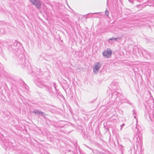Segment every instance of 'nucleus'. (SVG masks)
Wrapping results in <instances>:
<instances>
[{"mask_svg": "<svg viewBox=\"0 0 154 154\" xmlns=\"http://www.w3.org/2000/svg\"><path fill=\"white\" fill-rule=\"evenodd\" d=\"M32 4L35 5L37 8H39L41 5V2L38 0H30Z\"/></svg>", "mask_w": 154, "mask_h": 154, "instance_id": "obj_1", "label": "nucleus"}, {"mask_svg": "<svg viewBox=\"0 0 154 154\" xmlns=\"http://www.w3.org/2000/svg\"><path fill=\"white\" fill-rule=\"evenodd\" d=\"M112 51L110 49H107L104 51L103 53V55L106 57H111Z\"/></svg>", "mask_w": 154, "mask_h": 154, "instance_id": "obj_2", "label": "nucleus"}, {"mask_svg": "<svg viewBox=\"0 0 154 154\" xmlns=\"http://www.w3.org/2000/svg\"><path fill=\"white\" fill-rule=\"evenodd\" d=\"M100 67V63H97L94 67L93 71L94 73H97L99 71V68Z\"/></svg>", "mask_w": 154, "mask_h": 154, "instance_id": "obj_3", "label": "nucleus"}, {"mask_svg": "<svg viewBox=\"0 0 154 154\" xmlns=\"http://www.w3.org/2000/svg\"><path fill=\"white\" fill-rule=\"evenodd\" d=\"M33 112L34 113H35V114H36V113H37V114H41L42 115H43V112L39 111H37L36 112L34 111Z\"/></svg>", "mask_w": 154, "mask_h": 154, "instance_id": "obj_4", "label": "nucleus"}, {"mask_svg": "<svg viewBox=\"0 0 154 154\" xmlns=\"http://www.w3.org/2000/svg\"><path fill=\"white\" fill-rule=\"evenodd\" d=\"M105 13L107 16H108L109 11H108L106 10L105 12Z\"/></svg>", "mask_w": 154, "mask_h": 154, "instance_id": "obj_5", "label": "nucleus"}]
</instances>
